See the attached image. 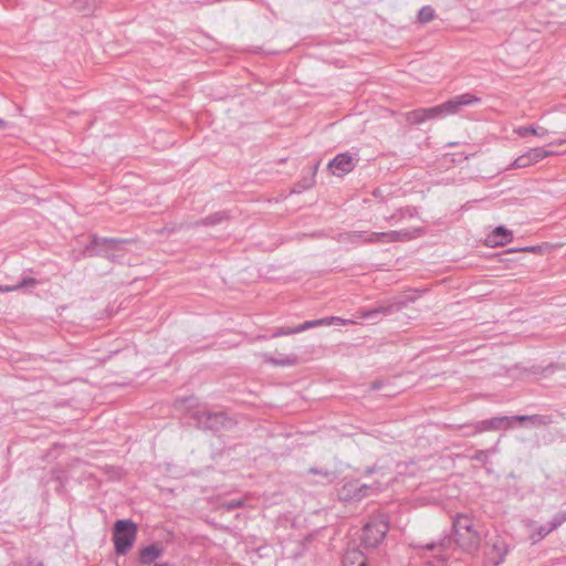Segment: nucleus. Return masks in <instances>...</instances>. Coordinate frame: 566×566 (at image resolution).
I'll return each mask as SVG.
<instances>
[{"label": "nucleus", "mask_w": 566, "mask_h": 566, "mask_svg": "<svg viewBox=\"0 0 566 566\" xmlns=\"http://www.w3.org/2000/svg\"><path fill=\"white\" fill-rule=\"evenodd\" d=\"M243 504H244V502L242 499H235V500L224 501L222 503V507L230 512L235 509L242 507Z\"/></svg>", "instance_id": "c85d7f7f"}, {"label": "nucleus", "mask_w": 566, "mask_h": 566, "mask_svg": "<svg viewBox=\"0 0 566 566\" xmlns=\"http://www.w3.org/2000/svg\"><path fill=\"white\" fill-rule=\"evenodd\" d=\"M452 430H463L462 437H473L479 432H475V422L463 423V424H451Z\"/></svg>", "instance_id": "b1692460"}, {"label": "nucleus", "mask_w": 566, "mask_h": 566, "mask_svg": "<svg viewBox=\"0 0 566 566\" xmlns=\"http://www.w3.org/2000/svg\"><path fill=\"white\" fill-rule=\"evenodd\" d=\"M388 531V522L382 518H371L363 527L360 543L366 548H375L384 541Z\"/></svg>", "instance_id": "0eeeda50"}, {"label": "nucleus", "mask_w": 566, "mask_h": 566, "mask_svg": "<svg viewBox=\"0 0 566 566\" xmlns=\"http://www.w3.org/2000/svg\"><path fill=\"white\" fill-rule=\"evenodd\" d=\"M271 361L277 366H291L294 364L295 359L294 358H285L282 360L272 359Z\"/></svg>", "instance_id": "f704fd0d"}, {"label": "nucleus", "mask_w": 566, "mask_h": 566, "mask_svg": "<svg viewBox=\"0 0 566 566\" xmlns=\"http://www.w3.org/2000/svg\"><path fill=\"white\" fill-rule=\"evenodd\" d=\"M388 221H394V220H400L399 219V212H395L394 214H391L388 219Z\"/></svg>", "instance_id": "4c0bfd02"}, {"label": "nucleus", "mask_w": 566, "mask_h": 566, "mask_svg": "<svg viewBox=\"0 0 566 566\" xmlns=\"http://www.w3.org/2000/svg\"><path fill=\"white\" fill-rule=\"evenodd\" d=\"M164 553V549L157 544H150L139 551L138 560L142 565H150Z\"/></svg>", "instance_id": "2eb2a0df"}, {"label": "nucleus", "mask_w": 566, "mask_h": 566, "mask_svg": "<svg viewBox=\"0 0 566 566\" xmlns=\"http://www.w3.org/2000/svg\"><path fill=\"white\" fill-rule=\"evenodd\" d=\"M516 422L530 421L535 427H546L553 423V418L549 415H518L513 416Z\"/></svg>", "instance_id": "f3484780"}, {"label": "nucleus", "mask_w": 566, "mask_h": 566, "mask_svg": "<svg viewBox=\"0 0 566 566\" xmlns=\"http://www.w3.org/2000/svg\"><path fill=\"white\" fill-rule=\"evenodd\" d=\"M8 127V123L0 118V132L4 130Z\"/></svg>", "instance_id": "58836bf2"}, {"label": "nucleus", "mask_w": 566, "mask_h": 566, "mask_svg": "<svg viewBox=\"0 0 566 566\" xmlns=\"http://www.w3.org/2000/svg\"><path fill=\"white\" fill-rule=\"evenodd\" d=\"M358 490V481H352L345 483L340 491H339V497L343 501H360L363 499V495L360 493H357Z\"/></svg>", "instance_id": "a211bd4d"}, {"label": "nucleus", "mask_w": 566, "mask_h": 566, "mask_svg": "<svg viewBox=\"0 0 566 566\" xmlns=\"http://www.w3.org/2000/svg\"><path fill=\"white\" fill-rule=\"evenodd\" d=\"M155 566H171L169 563L156 564Z\"/></svg>", "instance_id": "a19ab883"}, {"label": "nucleus", "mask_w": 566, "mask_h": 566, "mask_svg": "<svg viewBox=\"0 0 566 566\" xmlns=\"http://www.w3.org/2000/svg\"><path fill=\"white\" fill-rule=\"evenodd\" d=\"M357 161L358 159H356L348 151L340 153L328 163L327 168L332 171L333 175L342 177L353 171Z\"/></svg>", "instance_id": "f8f14e48"}, {"label": "nucleus", "mask_w": 566, "mask_h": 566, "mask_svg": "<svg viewBox=\"0 0 566 566\" xmlns=\"http://www.w3.org/2000/svg\"><path fill=\"white\" fill-rule=\"evenodd\" d=\"M35 566H43L42 563H38Z\"/></svg>", "instance_id": "79ce46f5"}, {"label": "nucleus", "mask_w": 566, "mask_h": 566, "mask_svg": "<svg viewBox=\"0 0 566 566\" xmlns=\"http://www.w3.org/2000/svg\"><path fill=\"white\" fill-rule=\"evenodd\" d=\"M229 219V213L227 211H217L213 212L206 218H202L193 223V227H210V226H217L221 223L224 220Z\"/></svg>", "instance_id": "6ab92c4d"}, {"label": "nucleus", "mask_w": 566, "mask_h": 566, "mask_svg": "<svg viewBox=\"0 0 566 566\" xmlns=\"http://www.w3.org/2000/svg\"><path fill=\"white\" fill-rule=\"evenodd\" d=\"M554 154L555 153L552 150H546L545 148L542 147H535L524 153L523 155L518 156L513 163H511L507 169L526 168Z\"/></svg>", "instance_id": "9b49d317"}, {"label": "nucleus", "mask_w": 566, "mask_h": 566, "mask_svg": "<svg viewBox=\"0 0 566 566\" xmlns=\"http://www.w3.org/2000/svg\"><path fill=\"white\" fill-rule=\"evenodd\" d=\"M455 543V537L444 536L438 542H431L426 545L416 544L413 547L416 549H426L428 552H432L433 559L429 560V564L432 566H443L448 559L447 551H449Z\"/></svg>", "instance_id": "1a4fd4ad"}, {"label": "nucleus", "mask_w": 566, "mask_h": 566, "mask_svg": "<svg viewBox=\"0 0 566 566\" xmlns=\"http://www.w3.org/2000/svg\"><path fill=\"white\" fill-rule=\"evenodd\" d=\"M398 212H399V219H403L405 217L413 218L415 216H417V210H416V208H412V207L401 208L398 210Z\"/></svg>", "instance_id": "2f4dec72"}, {"label": "nucleus", "mask_w": 566, "mask_h": 566, "mask_svg": "<svg viewBox=\"0 0 566 566\" xmlns=\"http://www.w3.org/2000/svg\"><path fill=\"white\" fill-rule=\"evenodd\" d=\"M553 531L554 530H553V527H551L549 524L539 526L538 530H537L538 539L544 538L545 536H547Z\"/></svg>", "instance_id": "72a5a7b5"}, {"label": "nucleus", "mask_w": 566, "mask_h": 566, "mask_svg": "<svg viewBox=\"0 0 566 566\" xmlns=\"http://www.w3.org/2000/svg\"><path fill=\"white\" fill-rule=\"evenodd\" d=\"M415 295H403L400 297L395 298L394 301L389 303L380 304L374 308L370 310H363L360 312V316L365 319H375L379 316H389L395 313H398L406 308L410 303H413L416 301Z\"/></svg>", "instance_id": "6e6552de"}, {"label": "nucleus", "mask_w": 566, "mask_h": 566, "mask_svg": "<svg viewBox=\"0 0 566 566\" xmlns=\"http://www.w3.org/2000/svg\"><path fill=\"white\" fill-rule=\"evenodd\" d=\"M126 242L124 239L102 238L97 234H92L90 243L84 248L83 254L88 258L103 256L113 261L114 255L111 252L120 250Z\"/></svg>", "instance_id": "423d86ee"}, {"label": "nucleus", "mask_w": 566, "mask_h": 566, "mask_svg": "<svg viewBox=\"0 0 566 566\" xmlns=\"http://www.w3.org/2000/svg\"><path fill=\"white\" fill-rule=\"evenodd\" d=\"M39 284V281L34 277H23L17 284L13 285H0V293L13 292L21 289H32Z\"/></svg>", "instance_id": "aec40b11"}, {"label": "nucleus", "mask_w": 566, "mask_h": 566, "mask_svg": "<svg viewBox=\"0 0 566 566\" xmlns=\"http://www.w3.org/2000/svg\"><path fill=\"white\" fill-rule=\"evenodd\" d=\"M479 103H481V98L470 93L457 95L440 105L423 108L426 113V120L455 114L462 106H471Z\"/></svg>", "instance_id": "20e7f679"}, {"label": "nucleus", "mask_w": 566, "mask_h": 566, "mask_svg": "<svg viewBox=\"0 0 566 566\" xmlns=\"http://www.w3.org/2000/svg\"><path fill=\"white\" fill-rule=\"evenodd\" d=\"M489 454L490 450H476L475 453L471 457V460L486 464L489 461Z\"/></svg>", "instance_id": "cd10ccee"}, {"label": "nucleus", "mask_w": 566, "mask_h": 566, "mask_svg": "<svg viewBox=\"0 0 566 566\" xmlns=\"http://www.w3.org/2000/svg\"><path fill=\"white\" fill-rule=\"evenodd\" d=\"M318 326H321V321H317V319L306 321L303 324L297 325L296 326V331L298 333H302V332H305V331H307L310 328L318 327Z\"/></svg>", "instance_id": "7c9ffc66"}, {"label": "nucleus", "mask_w": 566, "mask_h": 566, "mask_svg": "<svg viewBox=\"0 0 566 566\" xmlns=\"http://www.w3.org/2000/svg\"><path fill=\"white\" fill-rule=\"evenodd\" d=\"M307 473L314 474V475H319V476L326 479L327 481H332V479H333V472H331L327 469L310 468L307 470Z\"/></svg>", "instance_id": "bb28decb"}, {"label": "nucleus", "mask_w": 566, "mask_h": 566, "mask_svg": "<svg viewBox=\"0 0 566 566\" xmlns=\"http://www.w3.org/2000/svg\"><path fill=\"white\" fill-rule=\"evenodd\" d=\"M318 321H321V326H328L333 322L339 321V318L335 317V316H331V317L319 318Z\"/></svg>", "instance_id": "e433bc0d"}, {"label": "nucleus", "mask_w": 566, "mask_h": 566, "mask_svg": "<svg viewBox=\"0 0 566 566\" xmlns=\"http://www.w3.org/2000/svg\"><path fill=\"white\" fill-rule=\"evenodd\" d=\"M436 17V11L431 6L422 7L418 12V20L421 23H428Z\"/></svg>", "instance_id": "5701e85b"}, {"label": "nucleus", "mask_w": 566, "mask_h": 566, "mask_svg": "<svg viewBox=\"0 0 566 566\" xmlns=\"http://www.w3.org/2000/svg\"><path fill=\"white\" fill-rule=\"evenodd\" d=\"M297 333L298 332L296 331V326L295 327H276L274 329V332L272 333V337L276 338V337L293 335V334H297Z\"/></svg>", "instance_id": "a878e982"}, {"label": "nucleus", "mask_w": 566, "mask_h": 566, "mask_svg": "<svg viewBox=\"0 0 566 566\" xmlns=\"http://www.w3.org/2000/svg\"><path fill=\"white\" fill-rule=\"evenodd\" d=\"M318 165H319V163H316V164L311 168V170H312V176H311L308 179H304L303 181L298 182V184H297V187H298V188H301V189H303V190H304V189H308V188H311V187L313 186V184H314V177H315V175H316V172H317Z\"/></svg>", "instance_id": "393cba45"}, {"label": "nucleus", "mask_w": 566, "mask_h": 566, "mask_svg": "<svg viewBox=\"0 0 566 566\" xmlns=\"http://www.w3.org/2000/svg\"><path fill=\"white\" fill-rule=\"evenodd\" d=\"M423 108H418L406 113V120L411 125H420L426 122Z\"/></svg>", "instance_id": "4be33fe9"}, {"label": "nucleus", "mask_w": 566, "mask_h": 566, "mask_svg": "<svg viewBox=\"0 0 566 566\" xmlns=\"http://www.w3.org/2000/svg\"><path fill=\"white\" fill-rule=\"evenodd\" d=\"M542 249L541 247L538 245H528V247H524V248H517V249H511V250H507V252H533V253H536V252H539Z\"/></svg>", "instance_id": "473e14b6"}, {"label": "nucleus", "mask_w": 566, "mask_h": 566, "mask_svg": "<svg viewBox=\"0 0 566 566\" xmlns=\"http://www.w3.org/2000/svg\"><path fill=\"white\" fill-rule=\"evenodd\" d=\"M515 134H517L520 137H526L528 135H535L538 137H545L548 134V130L541 126H520L516 129H514Z\"/></svg>", "instance_id": "412c9836"}, {"label": "nucleus", "mask_w": 566, "mask_h": 566, "mask_svg": "<svg viewBox=\"0 0 566 566\" xmlns=\"http://www.w3.org/2000/svg\"><path fill=\"white\" fill-rule=\"evenodd\" d=\"M358 566H368V563L366 559H363L361 562L358 563Z\"/></svg>", "instance_id": "ea45409f"}, {"label": "nucleus", "mask_w": 566, "mask_h": 566, "mask_svg": "<svg viewBox=\"0 0 566 566\" xmlns=\"http://www.w3.org/2000/svg\"><path fill=\"white\" fill-rule=\"evenodd\" d=\"M376 235V232H369V231H349V232H343L338 234V242L340 243H348V244H377L376 238L371 237Z\"/></svg>", "instance_id": "4468645a"}, {"label": "nucleus", "mask_w": 566, "mask_h": 566, "mask_svg": "<svg viewBox=\"0 0 566 566\" xmlns=\"http://www.w3.org/2000/svg\"><path fill=\"white\" fill-rule=\"evenodd\" d=\"M373 486L371 485H368V484H360L358 482V490H357V493H360L363 495V499L366 497L368 495L367 491L368 490H371Z\"/></svg>", "instance_id": "c9c22d12"}, {"label": "nucleus", "mask_w": 566, "mask_h": 566, "mask_svg": "<svg viewBox=\"0 0 566 566\" xmlns=\"http://www.w3.org/2000/svg\"><path fill=\"white\" fill-rule=\"evenodd\" d=\"M452 532L457 545L464 552L476 551L481 543V534L474 528L470 515L458 513L452 518Z\"/></svg>", "instance_id": "f03ea898"}, {"label": "nucleus", "mask_w": 566, "mask_h": 566, "mask_svg": "<svg viewBox=\"0 0 566 566\" xmlns=\"http://www.w3.org/2000/svg\"><path fill=\"white\" fill-rule=\"evenodd\" d=\"M510 546L505 538L497 532H486L483 544L484 566H500L505 562Z\"/></svg>", "instance_id": "7ed1b4c3"}, {"label": "nucleus", "mask_w": 566, "mask_h": 566, "mask_svg": "<svg viewBox=\"0 0 566 566\" xmlns=\"http://www.w3.org/2000/svg\"><path fill=\"white\" fill-rule=\"evenodd\" d=\"M195 397H186L179 400L181 405L189 409V417L195 421L196 427L202 431L218 433L223 430L232 429L237 422L224 411H210L208 409H193Z\"/></svg>", "instance_id": "f257e3e1"}, {"label": "nucleus", "mask_w": 566, "mask_h": 566, "mask_svg": "<svg viewBox=\"0 0 566 566\" xmlns=\"http://www.w3.org/2000/svg\"><path fill=\"white\" fill-rule=\"evenodd\" d=\"M512 239H513L512 231L507 230L503 226H500L493 230L491 235L488 238V241L492 245H505L506 243L511 242Z\"/></svg>", "instance_id": "dca6fc26"}, {"label": "nucleus", "mask_w": 566, "mask_h": 566, "mask_svg": "<svg viewBox=\"0 0 566 566\" xmlns=\"http://www.w3.org/2000/svg\"><path fill=\"white\" fill-rule=\"evenodd\" d=\"M516 422L513 417L500 416L491 419L475 421V432L504 430Z\"/></svg>", "instance_id": "ddd939ff"}, {"label": "nucleus", "mask_w": 566, "mask_h": 566, "mask_svg": "<svg viewBox=\"0 0 566 566\" xmlns=\"http://www.w3.org/2000/svg\"><path fill=\"white\" fill-rule=\"evenodd\" d=\"M423 233L422 228H410L403 230H392L388 232H376V243L384 242H407L420 237Z\"/></svg>", "instance_id": "9d476101"}, {"label": "nucleus", "mask_w": 566, "mask_h": 566, "mask_svg": "<svg viewBox=\"0 0 566 566\" xmlns=\"http://www.w3.org/2000/svg\"><path fill=\"white\" fill-rule=\"evenodd\" d=\"M137 537V525L132 520H117L113 527V542L117 555H126Z\"/></svg>", "instance_id": "39448f33"}, {"label": "nucleus", "mask_w": 566, "mask_h": 566, "mask_svg": "<svg viewBox=\"0 0 566 566\" xmlns=\"http://www.w3.org/2000/svg\"><path fill=\"white\" fill-rule=\"evenodd\" d=\"M566 522V512H558L554 515L552 521L548 523L553 530L559 527L563 523Z\"/></svg>", "instance_id": "c756f323"}]
</instances>
